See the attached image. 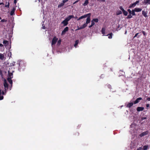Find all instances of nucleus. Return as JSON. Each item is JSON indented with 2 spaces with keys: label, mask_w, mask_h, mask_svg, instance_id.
Wrapping results in <instances>:
<instances>
[{
  "label": "nucleus",
  "mask_w": 150,
  "mask_h": 150,
  "mask_svg": "<svg viewBox=\"0 0 150 150\" xmlns=\"http://www.w3.org/2000/svg\"><path fill=\"white\" fill-rule=\"evenodd\" d=\"M142 120H144L146 119V117H143L142 118Z\"/></svg>",
  "instance_id": "603ef678"
},
{
  "label": "nucleus",
  "mask_w": 150,
  "mask_h": 150,
  "mask_svg": "<svg viewBox=\"0 0 150 150\" xmlns=\"http://www.w3.org/2000/svg\"><path fill=\"white\" fill-rule=\"evenodd\" d=\"M86 0L87 1H88L89 0Z\"/></svg>",
  "instance_id": "338daca9"
},
{
  "label": "nucleus",
  "mask_w": 150,
  "mask_h": 150,
  "mask_svg": "<svg viewBox=\"0 0 150 150\" xmlns=\"http://www.w3.org/2000/svg\"><path fill=\"white\" fill-rule=\"evenodd\" d=\"M94 24V21H93V20H92L91 21V25H92L93 26Z\"/></svg>",
  "instance_id": "ea45409f"
},
{
  "label": "nucleus",
  "mask_w": 150,
  "mask_h": 150,
  "mask_svg": "<svg viewBox=\"0 0 150 150\" xmlns=\"http://www.w3.org/2000/svg\"><path fill=\"white\" fill-rule=\"evenodd\" d=\"M16 9V8L15 7H13L12 9L10 12V14L11 15L13 16L14 14V12Z\"/></svg>",
  "instance_id": "6e6552de"
},
{
  "label": "nucleus",
  "mask_w": 150,
  "mask_h": 150,
  "mask_svg": "<svg viewBox=\"0 0 150 150\" xmlns=\"http://www.w3.org/2000/svg\"><path fill=\"white\" fill-rule=\"evenodd\" d=\"M79 41L78 40H77L75 41V44H74V46L75 47H76L77 45L79 43Z\"/></svg>",
  "instance_id": "5701e85b"
},
{
  "label": "nucleus",
  "mask_w": 150,
  "mask_h": 150,
  "mask_svg": "<svg viewBox=\"0 0 150 150\" xmlns=\"http://www.w3.org/2000/svg\"><path fill=\"white\" fill-rule=\"evenodd\" d=\"M4 98V96H1V94H0V100H2Z\"/></svg>",
  "instance_id": "f704fd0d"
},
{
  "label": "nucleus",
  "mask_w": 150,
  "mask_h": 150,
  "mask_svg": "<svg viewBox=\"0 0 150 150\" xmlns=\"http://www.w3.org/2000/svg\"><path fill=\"white\" fill-rule=\"evenodd\" d=\"M68 30L69 28L68 27H66L62 31V35L64 34L66 32H67L68 31Z\"/></svg>",
  "instance_id": "39448f33"
},
{
  "label": "nucleus",
  "mask_w": 150,
  "mask_h": 150,
  "mask_svg": "<svg viewBox=\"0 0 150 150\" xmlns=\"http://www.w3.org/2000/svg\"><path fill=\"white\" fill-rule=\"evenodd\" d=\"M126 33H127V31H126L125 33V34H126Z\"/></svg>",
  "instance_id": "69168bd1"
},
{
  "label": "nucleus",
  "mask_w": 150,
  "mask_h": 150,
  "mask_svg": "<svg viewBox=\"0 0 150 150\" xmlns=\"http://www.w3.org/2000/svg\"><path fill=\"white\" fill-rule=\"evenodd\" d=\"M1 21L2 22H5V19H3V20H1Z\"/></svg>",
  "instance_id": "13d9d810"
},
{
  "label": "nucleus",
  "mask_w": 150,
  "mask_h": 150,
  "mask_svg": "<svg viewBox=\"0 0 150 150\" xmlns=\"http://www.w3.org/2000/svg\"><path fill=\"white\" fill-rule=\"evenodd\" d=\"M1 17H0V20H1Z\"/></svg>",
  "instance_id": "0e129e2a"
},
{
  "label": "nucleus",
  "mask_w": 150,
  "mask_h": 150,
  "mask_svg": "<svg viewBox=\"0 0 150 150\" xmlns=\"http://www.w3.org/2000/svg\"><path fill=\"white\" fill-rule=\"evenodd\" d=\"M136 5L135 3H134L132 4H131L129 6V8H132L133 7H134L136 6Z\"/></svg>",
  "instance_id": "412c9836"
},
{
  "label": "nucleus",
  "mask_w": 150,
  "mask_h": 150,
  "mask_svg": "<svg viewBox=\"0 0 150 150\" xmlns=\"http://www.w3.org/2000/svg\"><path fill=\"white\" fill-rule=\"evenodd\" d=\"M4 86L5 88V93H6L8 89V85L6 79L4 80Z\"/></svg>",
  "instance_id": "f257e3e1"
},
{
  "label": "nucleus",
  "mask_w": 150,
  "mask_h": 150,
  "mask_svg": "<svg viewBox=\"0 0 150 150\" xmlns=\"http://www.w3.org/2000/svg\"><path fill=\"white\" fill-rule=\"evenodd\" d=\"M133 105V103H129L127 105V107L129 108H130L132 107Z\"/></svg>",
  "instance_id": "a211bd4d"
},
{
  "label": "nucleus",
  "mask_w": 150,
  "mask_h": 150,
  "mask_svg": "<svg viewBox=\"0 0 150 150\" xmlns=\"http://www.w3.org/2000/svg\"><path fill=\"white\" fill-rule=\"evenodd\" d=\"M57 40L58 39L56 38V37H54L52 40V45H55L57 42Z\"/></svg>",
  "instance_id": "20e7f679"
},
{
  "label": "nucleus",
  "mask_w": 150,
  "mask_h": 150,
  "mask_svg": "<svg viewBox=\"0 0 150 150\" xmlns=\"http://www.w3.org/2000/svg\"><path fill=\"white\" fill-rule=\"evenodd\" d=\"M74 18V16L73 15H70L65 18V20L68 22L70 20Z\"/></svg>",
  "instance_id": "423d86ee"
},
{
  "label": "nucleus",
  "mask_w": 150,
  "mask_h": 150,
  "mask_svg": "<svg viewBox=\"0 0 150 150\" xmlns=\"http://www.w3.org/2000/svg\"><path fill=\"white\" fill-rule=\"evenodd\" d=\"M93 20L94 22H96V23H97L98 21V18L93 19Z\"/></svg>",
  "instance_id": "2f4dec72"
},
{
  "label": "nucleus",
  "mask_w": 150,
  "mask_h": 150,
  "mask_svg": "<svg viewBox=\"0 0 150 150\" xmlns=\"http://www.w3.org/2000/svg\"><path fill=\"white\" fill-rule=\"evenodd\" d=\"M148 145H145L144 146L143 149V150H146L148 149Z\"/></svg>",
  "instance_id": "c85d7f7f"
},
{
  "label": "nucleus",
  "mask_w": 150,
  "mask_h": 150,
  "mask_svg": "<svg viewBox=\"0 0 150 150\" xmlns=\"http://www.w3.org/2000/svg\"><path fill=\"white\" fill-rule=\"evenodd\" d=\"M8 77H11L12 76H13L12 73L9 72L8 71Z\"/></svg>",
  "instance_id": "393cba45"
},
{
  "label": "nucleus",
  "mask_w": 150,
  "mask_h": 150,
  "mask_svg": "<svg viewBox=\"0 0 150 150\" xmlns=\"http://www.w3.org/2000/svg\"><path fill=\"white\" fill-rule=\"evenodd\" d=\"M76 136H78L79 134V133L78 132H76L74 134Z\"/></svg>",
  "instance_id": "a19ab883"
},
{
  "label": "nucleus",
  "mask_w": 150,
  "mask_h": 150,
  "mask_svg": "<svg viewBox=\"0 0 150 150\" xmlns=\"http://www.w3.org/2000/svg\"><path fill=\"white\" fill-rule=\"evenodd\" d=\"M6 93H5V92L4 91H2L1 93V94L2 95H5Z\"/></svg>",
  "instance_id": "58836bf2"
},
{
  "label": "nucleus",
  "mask_w": 150,
  "mask_h": 150,
  "mask_svg": "<svg viewBox=\"0 0 150 150\" xmlns=\"http://www.w3.org/2000/svg\"><path fill=\"white\" fill-rule=\"evenodd\" d=\"M2 4H3V5H4V4L2 2V3H0V5H2Z\"/></svg>",
  "instance_id": "052dcab7"
},
{
  "label": "nucleus",
  "mask_w": 150,
  "mask_h": 150,
  "mask_svg": "<svg viewBox=\"0 0 150 150\" xmlns=\"http://www.w3.org/2000/svg\"><path fill=\"white\" fill-rule=\"evenodd\" d=\"M68 23V22L66 21L65 19L61 22V24H63L64 26H67Z\"/></svg>",
  "instance_id": "9d476101"
},
{
  "label": "nucleus",
  "mask_w": 150,
  "mask_h": 150,
  "mask_svg": "<svg viewBox=\"0 0 150 150\" xmlns=\"http://www.w3.org/2000/svg\"><path fill=\"white\" fill-rule=\"evenodd\" d=\"M135 11L134 10V9H133L132 11V12L131 14L132 15V16H134L136 15V14L135 13Z\"/></svg>",
  "instance_id": "c756f323"
},
{
  "label": "nucleus",
  "mask_w": 150,
  "mask_h": 150,
  "mask_svg": "<svg viewBox=\"0 0 150 150\" xmlns=\"http://www.w3.org/2000/svg\"><path fill=\"white\" fill-rule=\"evenodd\" d=\"M10 3L9 2L7 3V2L6 3V4L5 6V7L8 8H9V7Z\"/></svg>",
  "instance_id": "cd10ccee"
},
{
  "label": "nucleus",
  "mask_w": 150,
  "mask_h": 150,
  "mask_svg": "<svg viewBox=\"0 0 150 150\" xmlns=\"http://www.w3.org/2000/svg\"><path fill=\"white\" fill-rule=\"evenodd\" d=\"M83 29L82 28V27L81 26L79 27H78V28L77 29H76L77 30H80L81 29Z\"/></svg>",
  "instance_id": "e433bc0d"
},
{
  "label": "nucleus",
  "mask_w": 150,
  "mask_h": 150,
  "mask_svg": "<svg viewBox=\"0 0 150 150\" xmlns=\"http://www.w3.org/2000/svg\"><path fill=\"white\" fill-rule=\"evenodd\" d=\"M90 16H91V15H88V17L87 18V19H86V24L87 25L90 22V21H91V19H90Z\"/></svg>",
  "instance_id": "1a4fd4ad"
},
{
  "label": "nucleus",
  "mask_w": 150,
  "mask_h": 150,
  "mask_svg": "<svg viewBox=\"0 0 150 150\" xmlns=\"http://www.w3.org/2000/svg\"><path fill=\"white\" fill-rule=\"evenodd\" d=\"M146 100L148 101H150V98L148 97L146 98Z\"/></svg>",
  "instance_id": "a18cd8bd"
},
{
  "label": "nucleus",
  "mask_w": 150,
  "mask_h": 150,
  "mask_svg": "<svg viewBox=\"0 0 150 150\" xmlns=\"http://www.w3.org/2000/svg\"><path fill=\"white\" fill-rule=\"evenodd\" d=\"M122 12L123 13V14L125 16H127V14H128V12L127 11H125V10H124L123 11H122Z\"/></svg>",
  "instance_id": "b1692460"
},
{
  "label": "nucleus",
  "mask_w": 150,
  "mask_h": 150,
  "mask_svg": "<svg viewBox=\"0 0 150 150\" xmlns=\"http://www.w3.org/2000/svg\"><path fill=\"white\" fill-rule=\"evenodd\" d=\"M139 33H137L135 34V35H134V38H135L136 37H137V38H139L140 36V35H138L139 34Z\"/></svg>",
  "instance_id": "7c9ffc66"
},
{
  "label": "nucleus",
  "mask_w": 150,
  "mask_h": 150,
  "mask_svg": "<svg viewBox=\"0 0 150 150\" xmlns=\"http://www.w3.org/2000/svg\"><path fill=\"white\" fill-rule=\"evenodd\" d=\"M69 0H63V1L65 3L66 2H67Z\"/></svg>",
  "instance_id": "09e8293b"
},
{
  "label": "nucleus",
  "mask_w": 150,
  "mask_h": 150,
  "mask_svg": "<svg viewBox=\"0 0 150 150\" xmlns=\"http://www.w3.org/2000/svg\"><path fill=\"white\" fill-rule=\"evenodd\" d=\"M105 29L104 27L102 28L101 32L102 33L103 35H104L105 34Z\"/></svg>",
  "instance_id": "dca6fc26"
},
{
  "label": "nucleus",
  "mask_w": 150,
  "mask_h": 150,
  "mask_svg": "<svg viewBox=\"0 0 150 150\" xmlns=\"http://www.w3.org/2000/svg\"><path fill=\"white\" fill-rule=\"evenodd\" d=\"M142 33L145 36L146 35V33L144 31H142Z\"/></svg>",
  "instance_id": "de8ad7c7"
},
{
  "label": "nucleus",
  "mask_w": 150,
  "mask_h": 150,
  "mask_svg": "<svg viewBox=\"0 0 150 150\" xmlns=\"http://www.w3.org/2000/svg\"><path fill=\"white\" fill-rule=\"evenodd\" d=\"M91 15V13H90L87 14H86L81 16V17H80L79 18L77 19V21H79L81 19L85 18H86L88 16V15Z\"/></svg>",
  "instance_id": "7ed1b4c3"
},
{
  "label": "nucleus",
  "mask_w": 150,
  "mask_h": 150,
  "mask_svg": "<svg viewBox=\"0 0 150 150\" xmlns=\"http://www.w3.org/2000/svg\"><path fill=\"white\" fill-rule=\"evenodd\" d=\"M129 12V14H131L132 11H131L130 9H128L127 10Z\"/></svg>",
  "instance_id": "c9c22d12"
},
{
  "label": "nucleus",
  "mask_w": 150,
  "mask_h": 150,
  "mask_svg": "<svg viewBox=\"0 0 150 150\" xmlns=\"http://www.w3.org/2000/svg\"><path fill=\"white\" fill-rule=\"evenodd\" d=\"M16 3H17V0H14V3L15 4V5L16 4Z\"/></svg>",
  "instance_id": "8fccbe9b"
},
{
  "label": "nucleus",
  "mask_w": 150,
  "mask_h": 150,
  "mask_svg": "<svg viewBox=\"0 0 150 150\" xmlns=\"http://www.w3.org/2000/svg\"><path fill=\"white\" fill-rule=\"evenodd\" d=\"M141 136H144V133H142V134H141Z\"/></svg>",
  "instance_id": "4d7b16f0"
},
{
  "label": "nucleus",
  "mask_w": 150,
  "mask_h": 150,
  "mask_svg": "<svg viewBox=\"0 0 150 150\" xmlns=\"http://www.w3.org/2000/svg\"><path fill=\"white\" fill-rule=\"evenodd\" d=\"M13 78V76H12L11 77H8L7 79V80L8 82L11 84V86L10 88H9V90H11V88L13 84V81L11 80V79Z\"/></svg>",
  "instance_id": "f03ea898"
},
{
  "label": "nucleus",
  "mask_w": 150,
  "mask_h": 150,
  "mask_svg": "<svg viewBox=\"0 0 150 150\" xmlns=\"http://www.w3.org/2000/svg\"><path fill=\"white\" fill-rule=\"evenodd\" d=\"M139 1L138 0V1H136L135 3V4L136 5L137 4H138L139 3Z\"/></svg>",
  "instance_id": "37998d69"
},
{
  "label": "nucleus",
  "mask_w": 150,
  "mask_h": 150,
  "mask_svg": "<svg viewBox=\"0 0 150 150\" xmlns=\"http://www.w3.org/2000/svg\"><path fill=\"white\" fill-rule=\"evenodd\" d=\"M93 26V25H91H91H90L89 26V28H91V27H92Z\"/></svg>",
  "instance_id": "bf43d9fd"
},
{
  "label": "nucleus",
  "mask_w": 150,
  "mask_h": 150,
  "mask_svg": "<svg viewBox=\"0 0 150 150\" xmlns=\"http://www.w3.org/2000/svg\"><path fill=\"white\" fill-rule=\"evenodd\" d=\"M61 41L60 40H59L58 42V44H60Z\"/></svg>",
  "instance_id": "5fc2aeb1"
},
{
  "label": "nucleus",
  "mask_w": 150,
  "mask_h": 150,
  "mask_svg": "<svg viewBox=\"0 0 150 150\" xmlns=\"http://www.w3.org/2000/svg\"><path fill=\"white\" fill-rule=\"evenodd\" d=\"M107 87L109 89H111L112 87H111V86L109 84H107L106 85Z\"/></svg>",
  "instance_id": "72a5a7b5"
},
{
  "label": "nucleus",
  "mask_w": 150,
  "mask_h": 150,
  "mask_svg": "<svg viewBox=\"0 0 150 150\" xmlns=\"http://www.w3.org/2000/svg\"><path fill=\"white\" fill-rule=\"evenodd\" d=\"M144 4H150V0H144Z\"/></svg>",
  "instance_id": "f3484780"
},
{
  "label": "nucleus",
  "mask_w": 150,
  "mask_h": 150,
  "mask_svg": "<svg viewBox=\"0 0 150 150\" xmlns=\"http://www.w3.org/2000/svg\"><path fill=\"white\" fill-rule=\"evenodd\" d=\"M142 147H139L138 149H137V150H142Z\"/></svg>",
  "instance_id": "79ce46f5"
},
{
  "label": "nucleus",
  "mask_w": 150,
  "mask_h": 150,
  "mask_svg": "<svg viewBox=\"0 0 150 150\" xmlns=\"http://www.w3.org/2000/svg\"><path fill=\"white\" fill-rule=\"evenodd\" d=\"M98 1L102 2H105V0H98Z\"/></svg>",
  "instance_id": "c03bdc74"
},
{
  "label": "nucleus",
  "mask_w": 150,
  "mask_h": 150,
  "mask_svg": "<svg viewBox=\"0 0 150 150\" xmlns=\"http://www.w3.org/2000/svg\"><path fill=\"white\" fill-rule=\"evenodd\" d=\"M120 8L121 11H123L124 10H125L122 6H120Z\"/></svg>",
  "instance_id": "4c0bfd02"
},
{
  "label": "nucleus",
  "mask_w": 150,
  "mask_h": 150,
  "mask_svg": "<svg viewBox=\"0 0 150 150\" xmlns=\"http://www.w3.org/2000/svg\"><path fill=\"white\" fill-rule=\"evenodd\" d=\"M4 55L3 54L0 53V59L3 60L4 58Z\"/></svg>",
  "instance_id": "4be33fe9"
},
{
  "label": "nucleus",
  "mask_w": 150,
  "mask_h": 150,
  "mask_svg": "<svg viewBox=\"0 0 150 150\" xmlns=\"http://www.w3.org/2000/svg\"><path fill=\"white\" fill-rule=\"evenodd\" d=\"M88 4L89 1L86 0L84 2V3L83 4V5L84 6H86L88 5Z\"/></svg>",
  "instance_id": "aec40b11"
},
{
  "label": "nucleus",
  "mask_w": 150,
  "mask_h": 150,
  "mask_svg": "<svg viewBox=\"0 0 150 150\" xmlns=\"http://www.w3.org/2000/svg\"><path fill=\"white\" fill-rule=\"evenodd\" d=\"M79 0H77L75 2H74L73 3V4H74L76 3H77V2H78V1H79Z\"/></svg>",
  "instance_id": "3c124183"
},
{
  "label": "nucleus",
  "mask_w": 150,
  "mask_h": 150,
  "mask_svg": "<svg viewBox=\"0 0 150 150\" xmlns=\"http://www.w3.org/2000/svg\"><path fill=\"white\" fill-rule=\"evenodd\" d=\"M87 26V25L86 23H84L81 26L83 28H85Z\"/></svg>",
  "instance_id": "473e14b6"
},
{
  "label": "nucleus",
  "mask_w": 150,
  "mask_h": 150,
  "mask_svg": "<svg viewBox=\"0 0 150 150\" xmlns=\"http://www.w3.org/2000/svg\"><path fill=\"white\" fill-rule=\"evenodd\" d=\"M64 2L62 1V2L58 5V8H59L63 6L64 5Z\"/></svg>",
  "instance_id": "f8f14e48"
},
{
  "label": "nucleus",
  "mask_w": 150,
  "mask_h": 150,
  "mask_svg": "<svg viewBox=\"0 0 150 150\" xmlns=\"http://www.w3.org/2000/svg\"><path fill=\"white\" fill-rule=\"evenodd\" d=\"M149 104H146V107H147V108L148 109V108L149 107Z\"/></svg>",
  "instance_id": "49530a36"
},
{
  "label": "nucleus",
  "mask_w": 150,
  "mask_h": 150,
  "mask_svg": "<svg viewBox=\"0 0 150 150\" xmlns=\"http://www.w3.org/2000/svg\"><path fill=\"white\" fill-rule=\"evenodd\" d=\"M144 108L143 107H137V110L138 112H139L143 110Z\"/></svg>",
  "instance_id": "9b49d317"
},
{
  "label": "nucleus",
  "mask_w": 150,
  "mask_h": 150,
  "mask_svg": "<svg viewBox=\"0 0 150 150\" xmlns=\"http://www.w3.org/2000/svg\"><path fill=\"white\" fill-rule=\"evenodd\" d=\"M2 91L1 89H0V94H1V93L2 92Z\"/></svg>",
  "instance_id": "680f3d73"
},
{
  "label": "nucleus",
  "mask_w": 150,
  "mask_h": 150,
  "mask_svg": "<svg viewBox=\"0 0 150 150\" xmlns=\"http://www.w3.org/2000/svg\"><path fill=\"white\" fill-rule=\"evenodd\" d=\"M113 34L112 33H110V34L106 35V36H109L108 37V38L109 39H111L112 38V35H113Z\"/></svg>",
  "instance_id": "6ab92c4d"
},
{
  "label": "nucleus",
  "mask_w": 150,
  "mask_h": 150,
  "mask_svg": "<svg viewBox=\"0 0 150 150\" xmlns=\"http://www.w3.org/2000/svg\"><path fill=\"white\" fill-rule=\"evenodd\" d=\"M45 28H45V26H43L42 27V28L43 29H45Z\"/></svg>",
  "instance_id": "864d4df0"
},
{
  "label": "nucleus",
  "mask_w": 150,
  "mask_h": 150,
  "mask_svg": "<svg viewBox=\"0 0 150 150\" xmlns=\"http://www.w3.org/2000/svg\"><path fill=\"white\" fill-rule=\"evenodd\" d=\"M122 11L120 10H119V11H117V12H116V14L117 15H119L122 14Z\"/></svg>",
  "instance_id": "a878e982"
},
{
  "label": "nucleus",
  "mask_w": 150,
  "mask_h": 150,
  "mask_svg": "<svg viewBox=\"0 0 150 150\" xmlns=\"http://www.w3.org/2000/svg\"><path fill=\"white\" fill-rule=\"evenodd\" d=\"M142 98L141 97L137 98L136 100L134 101V104H136L138 103L140 100H142Z\"/></svg>",
  "instance_id": "0eeeda50"
},
{
  "label": "nucleus",
  "mask_w": 150,
  "mask_h": 150,
  "mask_svg": "<svg viewBox=\"0 0 150 150\" xmlns=\"http://www.w3.org/2000/svg\"><path fill=\"white\" fill-rule=\"evenodd\" d=\"M75 19H77V17H75Z\"/></svg>",
  "instance_id": "e2e57ef3"
},
{
  "label": "nucleus",
  "mask_w": 150,
  "mask_h": 150,
  "mask_svg": "<svg viewBox=\"0 0 150 150\" xmlns=\"http://www.w3.org/2000/svg\"><path fill=\"white\" fill-rule=\"evenodd\" d=\"M3 45L2 44L0 43V47H3Z\"/></svg>",
  "instance_id": "6e6d98bb"
},
{
  "label": "nucleus",
  "mask_w": 150,
  "mask_h": 150,
  "mask_svg": "<svg viewBox=\"0 0 150 150\" xmlns=\"http://www.w3.org/2000/svg\"><path fill=\"white\" fill-rule=\"evenodd\" d=\"M3 43L4 44V45L6 46H7L8 44V42L7 40H4L3 41Z\"/></svg>",
  "instance_id": "ddd939ff"
},
{
  "label": "nucleus",
  "mask_w": 150,
  "mask_h": 150,
  "mask_svg": "<svg viewBox=\"0 0 150 150\" xmlns=\"http://www.w3.org/2000/svg\"><path fill=\"white\" fill-rule=\"evenodd\" d=\"M134 10L136 12H139L141 11L142 9L141 8H136L134 9Z\"/></svg>",
  "instance_id": "4468645a"
},
{
  "label": "nucleus",
  "mask_w": 150,
  "mask_h": 150,
  "mask_svg": "<svg viewBox=\"0 0 150 150\" xmlns=\"http://www.w3.org/2000/svg\"><path fill=\"white\" fill-rule=\"evenodd\" d=\"M132 17V14H129L126 17V18L127 19H130Z\"/></svg>",
  "instance_id": "bb28decb"
},
{
  "label": "nucleus",
  "mask_w": 150,
  "mask_h": 150,
  "mask_svg": "<svg viewBox=\"0 0 150 150\" xmlns=\"http://www.w3.org/2000/svg\"><path fill=\"white\" fill-rule=\"evenodd\" d=\"M142 14L144 16L145 18L147 17V12L145 11H142Z\"/></svg>",
  "instance_id": "2eb2a0df"
}]
</instances>
